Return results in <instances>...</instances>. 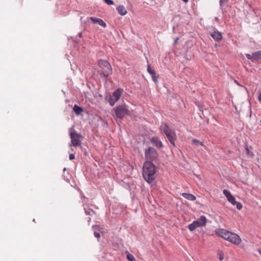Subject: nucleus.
<instances>
[{"label":"nucleus","instance_id":"c9c22d12","mask_svg":"<svg viewBox=\"0 0 261 261\" xmlns=\"http://www.w3.org/2000/svg\"><path fill=\"white\" fill-rule=\"evenodd\" d=\"M259 252L261 254V249L259 250Z\"/></svg>","mask_w":261,"mask_h":261},{"label":"nucleus","instance_id":"c756f323","mask_svg":"<svg viewBox=\"0 0 261 261\" xmlns=\"http://www.w3.org/2000/svg\"><path fill=\"white\" fill-rule=\"evenodd\" d=\"M74 159H75V155L74 154L71 153V154H69V160H72Z\"/></svg>","mask_w":261,"mask_h":261},{"label":"nucleus","instance_id":"f8f14e48","mask_svg":"<svg viewBox=\"0 0 261 261\" xmlns=\"http://www.w3.org/2000/svg\"><path fill=\"white\" fill-rule=\"evenodd\" d=\"M150 142L153 144L157 148H162L163 147V144L161 140L157 137H153L151 138Z\"/></svg>","mask_w":261,"mask_h":261},{"label":"nucleus","instance_id":"39448f33","mask_svg":"<svg viewBox=\"0 0 261 261\" xmlns=\"http://www.w3.org/2000/svg\"><path fill=\"white\" fill-rule=\"evenodd\" d=\"M158 155L157 151L152 147H149L145 150V162H155L158 160Z\"/></svg>","mask_w":261,"mask_h":261},{"label":"nucleus","instance_id":"2f4dec72","mask_svg":"<svg viewBox=\"0 0 261 261\" xmlns=\"http://www.w3.org/2000/svg\"><path fill=\"white\" fill-rule=\"evenodd\" d=\"M258 60H261V50H259V53H258Z\"/></svg>","mask_w":261,"mask_h":261},{"label":"nucleus","instance_id":"473e14b6","mask_svg":"<svg viewBox=\"0 0 261 261\" xmlns=\"http://www.w3.org/2000/svg\"><path fill=\"white\" fill-rule=\"evenodd\" d=\"M258 100L261 102V93H260L258 97Z\"/></svg>","mask_w":261,"mask_h":261},{"label":"nucleus","instance_id":"4c0bfd02","mask_svg":"<svg viewBox=\"0 0 261 261\" xmlns=\"http://www.w3.org/2000/svg\"><path fill=\"white\" fill-rule=\"evenodd\" d=\"M66 170V168H64L63 171H65Z\"/></svg>","mask_w":261,"mask_h":261},{"label":"nucleus","instance_id":"5701e85b","mask_svg":"<svg viewBox=\"0 0 261 261\" xmlns=\"http://www.w3.org/2000/svg\"><path fill=\"white\" fill-rule=\"evenodd\" d=\"M106 100L109 102L110 105L111 106H113L116 101L114 99V98L113 97L112 95H109L106 96L105 97Z\"/></svg>","mask_w":261,"mask_h":261},{"label":"nucleus","instance_id":"f257e3e1","mask_svg":"<svg viewBox=\"0 0 261 261\" xmlns=\"http://www.w3.org/2000/svg\"><path fill=\"white\" fill-rule=\"evenodd\" d=\"M156 171L155 166L153 163L145 162L142 169V175L144 180L149 184L155 180V174Z\"/></svg>","mask_w":261,"mask_h":261},{"label":"nucleus","instance_id":"e433bc0d","mask_svg":"<svg viewBox=\"0 0 261 261\" xmlns=\"http://www.w3.org/2000/svg\"><path fill=\"white\" fill-rule=\"evenodd\" d=\"M83 199H84L86 198L84 196H83Z\"/></svg>","mask_w":261,"mask_h":261},{"label":"nucleus","instance_id":"4468645a","mask_svg":"<svg viewBox=\"0 0 261 261\" xmlns=\"http://www.w3.org/2000/svg\"><path fill=\"white\" fill-rule=\"evenodd\" d=\"M258 53L259 50L253 53L252 55L246 54L245 55L248 59L251 60L252 62H253L255 60H258Z\"/></svg>","mask_w":261,"mask_h":261},{"label":"nucleus","instance_id":"2eb2a0df","mask_svg":"<svg viewBox=\"0 0 261 261\" xmlns=\"http://www.w3.org/2000/svg\"><path fill=\"white\" fill-rule=\"evenodd\" d=\"M123 89L121 88H118L112 94L113 97L117 101L120 97V96L123 92Z\"/></svg>","mask_w":261,"mask_h":261},{"label":"nucleus","instance_id":"58836bf2","mask_svg":"<svg viewBox=\"0 0 261 261\" xmlns=\"http://www.w3.org/2000/svg\"><path fill=\"white\" fill-rule=\"evenodd\" d=\"M260 123H261V120H260Z\"/></svg>","mask_w":261,"mask_h":261},{"label":"nucleus","instance_id":"1a4fd4ad","mask_svg":"<svg viewBox=\"0 0 261 261\" xmlns=\"http://www.w3.org/2000/svg\"><path fill=\"white\" fill-rule=\"evenodd\" d=\"M209 34L216 41L219 42L222 39L221 33L216 28H213V31L210 32Z\"/></svg>","mask_w":261,"mask_h":261},{"label":"nucleus","instance_id":"6e6552de","mask_svg":"<svg viewBox=\"0 0 261 261\" xmlns=\"http://www.w3.org/2000/svg\"><path fill=\"white\" fill-rule=\"evenodd\" d=\"M226 240L236 245L239 244L241 241L240 237L238 234L231 232Z\"/></svg>","mask_w":261,"mask_h":261},{"label":"nucleus","instance_id":"423d86ee","mask_svg":"<svg viewBox=\"0 0 261 261\" xmlns=\"http://www.w3.org/2000/svg\"><path fill=\"white\" fill-rule=\"evenodd\" d=\"M115 115L118 119H123L125 116L130 115V111L125 105H119L114 109Z\"/></svg>","mask_w":261,"mask_h":261},{"label":"nucleus","instance_id":"aec40b11","mask_svg":"<svg viewBox=\"0 0 261 261\" xmlns=\"http://www.w3.org/2000/svg\"><path fill=\"white\" fill-rule=\"evenodd\" d=\"M73 110L76 115H80L83 112V109L77 105H74Z\"/></svg>","mask_w":261,"mask_h":261},{"label":"nucleus","instance_id":"f03ea898","mask_svg":"<svg viewBox=\"0 0 261 261\" xmlns=\"http://www.w3.org/2000/svg\"><path fill=\"white\" fill-rule=\"evenodd\" d=\"M161 129L165 134L171 144L173 146L176 147L175 141L176 140L177 136L175 131L171 129L166 123L162 124L161 126Z\"/></svg>","mask_w":261,"mask_h":261},{"label":"nucleus","instance_id":"7ed1b4c3","mask_svg":"<svg viewBox=\"0 0 261 261\" xmlns=\"http://www.w3.org/2000/svg\"><path fill=\"white\" fill-rule=\"evenodd\" d=\"M98 65L100 68L98 72L101 75L107 77L112 74V66L108 61L100 60L98 62Z\"/></svg>","mask_w":261,"mask_h":261},{"label":"nucleus","instance_id":"dca6fc26","mask_svg":"<svg viewBox=\"0 0 261 261\" xmlns=\"http://www.w3.org/2000/svg\"><path fill=\"white\" fill-rule=\"evenodd\" d=\"M201 226L199 224V222L198 221H194L192 223L190 224L188 226V228L191 231H193L196 228L200 227Z\"/></svg>","mask_w":261,"mask_h":261},{"label":"nucleus","instance_id":"4be33fe9","mask_svg":"<svg viewBox=\"0 0 261 261\" xmlns=\"http://www.w3.org/2000/svg\"><path fill=\"white\" fill-rule=\"evenodd\" d=\"M196 221H198L201 227L204 226L206 225L207 220L204 216H201Z\"/></svg>","mask_w":261,"mask_h":261},{"label":"nucleus","instance_id":"ddd939ff","mask_svg":"<svg viewBox=\"0 0 261 261\" xmlns=\"http://www.w3.org/2000/svg\"><path fill=\"white\" fill-rule=\"evenodd\" d=\"M90 19L91 20L92 23L95 24L98 23L99 25L105 28L107 25L106 23L101 19L94 17H90Z\"/></svg>","mask_w":261,"mask_h":261},{"label":"nucleus","instance_id":"bb28decb","mask_svg":"<svg viewBox=\"0 0 261 261\" xmlns=\"http://www.w3.org/2000/svg\"><path fill=\"white\" fill-rule=\"evenodd\" d=\"M219 258L220 260H222L224 259V254L222 251H218Z\"/></svg>","mask_w":261,"mask_h":261},{"label":"nucleus","instance_id":"0eeeda50","mask_svg":"<svg viewBox=\"0 0 261 261\" xmlns=\"http://www.w3.org/2000/svg\"><path fill=\"white\" fill-rule=\"evenodd\" d=\"M223 194L227 198L228 201L232 204L236 205L238 210H240L242 208V204L240 202L236 201V199L233 196L231 195L230 192L227 190H224L223 191Z\"/></svg>","mask_w":261,"mask_h":261},{"label":"nucleus","instance_id":"f3484780","mask_svg":"<svg viewBox=\"0 0 261 261\" xmlns=\"http://www.w3.org/2000/svg\"><path fill=\"white\" fill-rule=\"evenodd\" d=\"M92 229L94 231V236L98 239L100 237V234L99 232L100 231V226L95 225L92 226Z\"/></svg>","mask_w":261,"mask_h":261},{"label":"nucleus","instance_id":"a211bd4d","mask_svg":"<svg viewBox=\"0 0 261 261\" xmlns=\"http://www.w3.org/2000/svg\"><path fill=\"white\" fill-rule=\"evenodd\" d=\"M116 9L118 12V13L121 15H125L127 13V10L122 5H119L117 8Z\"/></svg>","mask_w":261,"mask_h":261},{"label":"nucleus","instance_id":"cd10ccee","mask_svg":"<svg viewBox=\"0 0 261 261\" xmlns=\"http://www.w3.org/2000/svg\"><path fill=\"white\" fill-rule=\"evenodd\" d=\"M104 2L109 5H112L114 4V2L112 0H103Z\"/></svg>","mask_w":261,"mask_h":261},{"label":"nucleus","instance_id":"6ab92c4d","mask_svg":"<svg viewBox=\"0 0 261 261\" xmlns=\"http://www.w3.org/2000/svg\"><path fill=\"white\" fill-rule=\"evenodd\" d=\"M83 206L85 213L86 214V215L92 216L93 214H95V212L91 208H89L87 204L84 203Z\"/></svg>","mask_w":261,"mask_h":261},{"label":"nucleus","instance_id":"f704fd0d","mask_svg":"<svg viewBox=\"0 0 261 261\" xmlns=\"http://www.w3.org/2000/svg\"><path fill=\"white\" fill-rule=\"evenodd\" d=\"M182 1H184L185 3H187V2H188L189 0H182Z\"/></svg>","mask_w":261,"mask_h":261},{"label":"nucleus","instance_id":"9d476101","mask_svg":"<svg viewBox=\"0 0 261 261\" xmlns=\"http://www.w3.org/2000/svg\"><path fill=\"white\" fill-rule=\"evenodd\" d=\"M215 232L217 236L226 240L230 232L225 229H218L216 230Z\"/></svg>","mask_w":261,"mask_h":261},{"label":"nucleus","instance_id":"393cba45","mask_svg":"<svg viewBox=\"0 0 261 261\" xmlns=\"http://www.w3.org/2000/svg\"><path fill=\"white\" fill-rule=\"evenodd\" d=\"M127 259L129 261H134L135 260V258L134 256L129 252L127 253L126 255Z\"/></svg>","mask_w":261,"mask_h":261},{"label":"nucleus","instance_id":"20e7f679","mask_svg":"<svg viewBox=\"0 0 261 261\" xmlns=\"http://www.w3.org/2000/svg\"><path fill=\"white\" fill-rule=\"evenodd\" d=\"M69 130L70 132V136L71 143L69 145H73L74 147L81 146L83 136L81 134L77 133L73 127L70 128Z\"/></svg>","mask_w":261,"mask_h":261},{"label":"nucleus","instance_id":"c85d7f7f","mask_svg":"<svg viewBox=\"0 0 261 261\" xmlns=\"http://www.w3.org/2000/svg\"><path fill=\"white\" fill-rule=\"evenodd\" d=\"M228 0H220L219 4L220 7L222 8L223 6V4L224 3L227 2Z\"/></svg>","mask_w":261,"mask_h":261},{"label":"nucleus","instance_id":"9b49d317","mask_svg":"<svg viewBox=\"0 0 261 261\" xmlns=\"http://www.w3.org/2000/svg\"><path fill=\"white\" fill-rule=\"evenodd\" d=\"M147 71L151 75V77L153 81L155 84H157L158 78L159 76H156L155 71L150 67V64L149 63H148L147 65Z\"/></svg>","mask_w":261,"mask_h":261},{"label":"nucleus","instance_id":"412c9836","mask_svg":"<svg viewBox=\"0 0 261 261\" xmlns=\"http://www.w3.org/2000/svg\"><path fill=\"white\" fill-rule=\"evenodd\" d=\"M181 195L187 199L190 200V201H194L196 199V197L192 194H189L186 193H182L181 194Z\"/></svg>","mask_w":261,"mask_h":261},{"label":"nucleus","instance_id":"7c9ffc66","mask_svg":"<svg viewBox=\"0 0 261 261\" xmlns=\"http://www.w3.org/2000/svg\"><path fill=\"white\" fill-rule=\"evenodd\" d=\"M179 40V37H177L174 39V44H176L177 43L178 40Z\"/></svg>","mask_w":261,"mask_h":261},{"label":"nucleus","instance_id":"b1692460","mask_svg":"<svg viewBox=\"0 0 261 261\" xmlns=\"http://www.w3.org/2000/svg\"><path fill=\"white\" fill-rule=\"evenodd\" d=\"M192 142L194 144H195L196 146L201 145L203 146V143L202 142H200V141L197 140V139H193Z\"/></svg>","mask_w":261,"mask_h":261},{"label":"nucleus","instance_id":"a878e982","mask_svg":"<svg viewBox=\"0 0 261 261\" xmlns=\"http://www.w3.org/2000/svg\"><path fill=\"white\" fill-rule=\"evenodd\" d=\"M245 151H246V153L248 155H250L252 157L253 156L254 154L252 152H250L248 146H246V148H245Z\"/></svg>","mask_w":261,"mask_h":261},{"label":"nucleus","instance_id":"72a5a7b5","mask_svg":"<svg viewBox=\"0 0 261 261\" xmlns=\"http://www.w3.org/2000/svg\"><path fill=\"white\" fill-rule=\"evenodd\" d=\"M78 36L80 37H81L82 36V33L81 32H80L78 33Z\"/></svg>","mask_w":261,"mask_h":261}]
</instances>
